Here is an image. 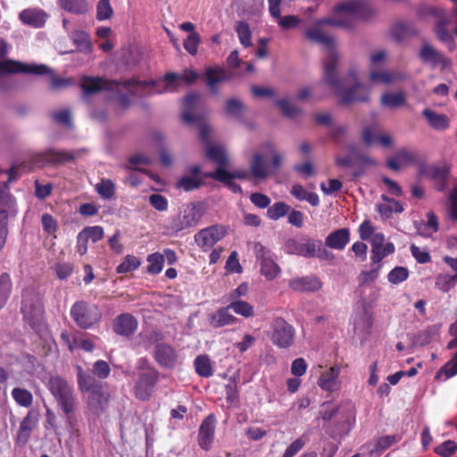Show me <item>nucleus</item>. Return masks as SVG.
Masks as SVG:
<instances>
[{
  "mask_svg": "<svg viewBox=\"0 0 457 457\" xmlns=\"http://www.w3.org/2000/svg\"><path fill=\"white\" fill-rule=\"evenodd\" d=\"M49 389L57 400H70L72 391L70 385L59 376L52 377L48 382Z\"/></svg>",
  "mask_w": 457,
  "mask_h": 457,
  "instance_id": "obj_22",
  "label": "nucleus"
},
{
  "mask_svg": "<svg viewBox=\"0 0 457 457\" xmlns=\"http://www.w3.org/2000/svg\"><path fill=\"white\" fill-rule=\"evenodd\" d=\"M399 441L400 436L395 435L381 436L377 442L376 449L378 451H385Z\"/></svg>",
  "mask_w": 457,
  "mask_h": 457,
  "instance_id": "obj_63",
  "label": "nucleus"
},
{
  "mask_svg": "<svg viewBox=\"0 0 457 457\" xmlns=\"http://www.w3.org/2000/svg\"><path fill=\"white\" fill-rule=\"evenodd\" d=\"M78 370L79 387L83 392L89 394V398H92V400H108L111 397V393L106 384L97 381L91 375H85L80 367Z\"/></svg>",
  "mask_w": 457,
  "mask_h": 457,
  "instance_id": "obj_9",
  "label": "nucleus"
},
{
  "mask_svg": "<svg viewBox=\"0 0 457 457\" xmlns=\"http://www.w3.org/2000/svg\"><path fill=\"white\" fill-rule=\"evenodd\" d=\"M276 104L279 107L283 115L286 117L294 118L302 113V110L300 108L292 105L286 98L277 100Z\"/></svg>",
  "mask_w": 457,
  "mask_h": 457,
  "instance_id": "obj_46",
  "label": "nucleus"
},
{
  "mask_svg": "<svg viewBox=\"0 0 457 457\" xmlns=\"http://www.w3.org/2000/svg\"><path fill=\"white\" fill-rule=\"evenodd\" d=\"M289 286L295 291H317L321 287L320 281L316 278H295L289 281Z\"/></svg>",
  "mask_w": 457,
  "mask_h": 457,
  "instance_id": "obj_32",
  "label": "nucleus"
},
{
  "mask_svg": "<svg viewBox=\"0 0 457 457\" xmlns=\"http://www.w3.org/2000/svg\"><path fill=\"white\" fill-rule=\"evenodd\" d=\"M216 419L213 414H209L199 428L198 445L205 451L211 448L214 440Z\"/></svg>",
  "mask_w": 457,
  "mask_h": 457,
  "instance_id": "obj_16",
  "label": "nucleus"
},
{
  "mask_svg": "<svg viewBox=\"0 0 457 457\" xmlns=\"http://www.w3.org/2000/svg\"><path fill=\"white\" fill-rule=\"evenodd\" d=\"M316 246H319V240L308 239L305 243L289 239L287 244V251L290 254H297L305 258L315 257Z\"/></svg>",
  "mask_w": 457,
  "mask_h": 457,
  "instance_id": "obj_17",
  "label": "nucleus"
},
{
  "mask_svg": "<svg viewBox=\"0 0 457 457\" xmlns=\"http://www.w3.org/2000/svg\"><path fill=\"white\" fill-rule=\"evenodd\" d=\"M72 41L79 51L87 52L91 49L88 35L83 31H76L72 35Z\"/></svg>",
  "mask_w": 457,
  "mask_h": 457,
  "instance_id": "obj_49",
  "label": "nucleus"
},
{
  "mask_svg": "<svg viewBox=\"0 0 457 457\" xmlns=\"http://www.w3.org/2000/svg\"><path fill=\"white\" fill-rule=\"evenodd\" d=\"M228 305L219 309L210 316V325L212 328H220L236 321V318L229 312Z\"/></svg>",
  "mask_w": 457,
  "mask_h": 457,
  "instance_id": "obj_30",
  "label": "nucleus"
},
{
  "mask_svg": "<svg viewBox=\"0 0 457 457\" xmlns=\"http://www.w3.org/2000/svg\"><path fill=\"white\" fill-rule=\"evenodd\" d=\"M137 328V320L129 313L119 315L113 321V330L120 336H130Z\"/></svg>",
  "mask_w": 457,
  "mask_h": 457,
  "instance_id": "obj_20",
  "label": "nucleus"
},
{
  "mask_svg": "<svg viewBox=\"0 0 457 457\" xmlns=\"http://www.w3.org/2000/svg\"><path fill=\"white\" fill-rule=\"evenodd\" d=\"M361 0H351L343 2L335 6L334 10L338 14L337 19L350 20L354 25V20L357 19L358 9Z\"/></svg>",
  "mask_w": 457,
  "mask_h": 457,
  "instance_id": "obj_26",
  "label": "nucleus"
},
{
  "mask_svg": "<svg viewBox=\"0 0 457 457\" xmlns=\"http://www.w3.org/2000/svg\"><path fill=\"white\" fill-rule=\"evenodd\" d=\"M409 275V271L404 267H395L388 273V280L392 284H398L404 281Z\"/></svg>",
  "mask_w": 457,
  "mask_h": 457,
  "instance_id": "obj_56",
  "label": "nucleus"
},
{
  "mask_svg": "<svg viewBox=\"0 0 457 457\" xmlns=\"http://www.w3.org/2000/svg\"><path fill=\"white\" fill-rule=\"evenodd\" d=\"M250 172L255 179H266L270 175V165L261 153H254L249 162Z\"/></svg>",
  "mask_w": 457,
  "mask_h": 457,
  "instance_id": "obj_25",
  "label": "nucleus"
},
{
  "mask_svg": "<svg viewBox=\"0 0 457 457\" xmlns=\"http://www.w3.org/2000/svg\"><path fill=\"white\" fill-rule=\"evenodd\" d=\"M225 269L227 271L231 273H241L243 270L242 266L240 265L238 259H237V253L236 251H233L230 255L228 256Z\"/></svg>",
  "mask_w": 457,
  "mask_h": 457,
  "instance_id": "obj_62",
  "label": "nucleus"
},
{
  "mask_svg": "<svg viewBox=\"0 0 457 457\" xmlns=\"http://www.w3.org/2000/svg\"><path fill=\"white\" fill-rule=\"evenodd\" d=\"M139 265L140 261L138 260V258L133 255H128L125 258L124 262L118 266L117 272L126 273L136 270Z\"/></svg>",
  "mask_w": 457,
  "mask_h": 457,
  "instance_id": "obj_55",
  "label": "nucleus"
},
{
  "mask_svg": "<svg viewBox=\"0 0 457 457\" xmlns=\"http://www.w3.org/2000/svg\"><path fill=\"white\" fill-rule=\"evenodd\" d=\"M350 240V232L348 228H339L328 234L325 244L328 247L337 250H342Z\"/></svg>",
  "mask_w": 457,
  "mask_h": 457,
  "instance_id": "obj_27",
  "label": "nucleus"
},
{
  "mask_svg": "<svg viewBox=\"0 0 457 457\" xmlns=\"http://www.w3.org/2000/svg\"><path fill=\"white\" fill-rule=\"evenodd\" d=\"M200 95L192 92L187 95L184 98V111L181 114L182 120L187 124H197L200 123L202 120V116L199 114L193 113V111L195 109L197 103L200 100Z\"/></svg>",
  "mask_w": 457,
  "mask_h": 457,
  "instance_id": "obj_19",
  "label": "nucleus"
},
{
  "mask_svg": "<svg viewBox=\"0 0 457 457\" xmlns=\"http://www.w3.org/2000/svg\"><path fill=\"white\" fill-rule=\"evenodd\" d=\"M422 114L428 120L429 125L436 129H444L449 125V120L444 114H438L430 109L423 110Z\"/></svg>",
  "mask_w": 457,
  "mask_h": 457,
  "instance_id": "obj_36",
  "label": "nucleus"
},
{
  "mask_svg": "<svg viewBox=\"0 0 457 457\" xmlns=\"http://www.w3.org/2000/svg\"><path fill=\"white\" fill-rule=\"evenodd\" d=\"M457 451V443L446 440L435 448V453L441 457H451Z\"/></svg>",
  "mask_w": 457,
  "mask_h": 457,
  "instance_id": "obj_51",
  "label": "nucleus"
},
{
  "mask_svg": "<svg viewBox=\"0 0 457 457\" xmlns=\"http://www.w3.org/2000/svg\"><path fill=\"white\" fill-rule=\"evenodd\" d=\"M129 162L130 164L129 166V169H132V170H139V171L143 172L144 170L139 169L137 166L138 165H150L152 163V160L146 155L136 154V155L131 156L129 159Z\"/></svg>",
  "mask_w": 457,
  "mask_h": 457,
  "instance_id": "obj_61",
  "label": "nucleus"
},
{
  "mask_svg": "<svg viewBox=\"0 0 457 457\" xmlns=\"http://www.w3.org/2000/svg\"><path fill=\"white\" fill-rule=\"evenodd\" d=\"M200 41V35L197 32H193L185 39L183 46L189 54L195 55L197 53Z\"/></svg>",
  "mask_w": 457,
  "mask_h": 457,
  "instance_id": "obj_53",
  "label": "nucleus"
},
{
  "mask_svg": "<svg viewBox=\"0 0 457 457\" xmlns=\"http://www.w3.org/2000/svg\"><path fill=\"white\" fill-rule=\"evenodd\" d=\"M205 154L210 161L218 165L217 169H224L228 163V155L225 148L220 145L209 144Z\"/></svg>",
  "mask_w": 457,
  "mask_h": 457,
  "instance_id": "obj_28",
  "label": "nucleus"
},
{
  "mask_svg": "<svg viewBox=\"0 0 457 457\" xmlns=\"http://www.w3.org/2000/svg\"><path fill=\"white\" fill-rule=\"evenodd\" d=\"M228 308H230L236 314L241 315L245 318L252 317L254 313L253 307L247 302L242 300L232 301L230 304H228Z\"/></svg>",
  "mask_w": 457,
  "mask_h": 457,
  "instance_id": "obj_44",
  "label": "nucleus"
},
{
  "mask_svg": "<svg viewBox=\"0 0 457 457\" xmlns=\"http://www.w3.org/2000/svg\"><path fill=\"white\" fill-rule=\"evenodd\" d=\"M50 117L56 122L62 124L68 128L72 126L71 114L69 110H62L50 114Z\"/></svg>",
  "mask_w": 457,
  "mask_h": 457,
  "instance_id": "obj_60",
  "label": "nucleus"
},
{
  "mask_svg": "<svg viewBox=\"0 0 457 457\" xmlns=\"http://www.w3.org/2000/svg\"><path fill=\"white\" fill-rule=\"evenodd\" d=\"M71 315L76 324L85 329L91 328L102 319L99 308L84 301L77 302L72 305Z\"/></svg>",
  "mask_w": 457,
  "mask_h": 457,
  "instance_id": "obj_6",
  "label": "nucleus"
},
{
  "mask_svg": "<svg viewBox=\"0 0 457 457\" xmlns=\"http://www.w3.org/2000/svg\"><path fill=\"white\" fill-rule=\"evenodd\" d=\"M419 55L424 62L430 63L433 67L441 65L443 69H445L451 65L450 59L445 57L428 43H423Z\"/></svg>",
  "mask_w": 457,
  "mask_h": 457,
  "instance_id": "obj_18",
  "label": "nucleus"
},
{
  "mask_svg": "<svg viewBox=\"0 0 457 457\" xmlns=\"http://www.w3.org/2000/svg\"><path fill=\"white\" fill-rule=\"evenodd\" d=\"M295 331L283 318H276L271 324L270 338L274 345L287 349L295 343Z\"/></svg>",
  "mask_w": 457,
  "mask_h": 457,
  "instance_id": "obj_7",
  "label": "nucleus"
},
{
  "mask_svg": "<svg viewBox=\"0 0 457 457\" xmlns=\"http://www.w3.org/2000/svg\"><path fill=\"white\" fill-rule=\"evenodd\" d=\"M120 86H122L126 90H128V92L129 94V97L130 96L136 97L138 96L137 93L134 89V87L136 86H140L142 87H154L155 81L151 80L148 82V81H140V80H137L135 79H125V80H118V87H120Z\"/></svg>",
  "mask_w": 457,
  "mask_h": 457,
  "instance_id": "obj_40",
  "label": "nucleus"
},
{
  "mask_svg": "<svg viewBox=\"0 0 457 457\" xmlns=\"http://www.w3.org/2000/svg\"><path fill=\"white\" fill-rule=\"evenodd\" d=\"M15 206V201L9 194L7 187L0 189V210L11 211Z\"/></svg>",
  "mask_w": 457,
  "mask_h": 457,
  "instance_id": "obj_59",
  "label": "nucleus"
},
{
  "mask_svg": "<svg viewBox=\"0 0 457 457\" xmlns=\"http://www.w3.org/2000/svg\"><path fill=\"white\" fill-rule=\"evenodd\" d=\"M156 379L157 372L147 367L145 370L140 374V378L137 382L135 387L136 396L141 400L149 397Z\"/></svg>",
  "mask_w": 457,
  "mask_h": 457,
  "instance_id": "obj_15",
  "label": "nucleus"
},
{
  "mask_svg": "<svg viewBox=\"0 0 457 457\" xmlns=\"http://www.w3.org/2000/svg\"><path fill=\"white\" fill-rule=\"evenodd\" d=\"M339 62L340 55L338 53H332L330 58L325 61L323 74L325 84L339 96V102L343 105L369 102L370 90L364 84L354 82L353 85L348 88L343 87V79L337 74Z\"/></svg>",
  "mask_w": 457,
  "mask_h": 457,
  "instance_id": "obj_1",
  "label": "nucleus"
},
{
  "mask_svg": "<svg viewBox=\"0 0 457 457\" xmlns=\"http://www.w3.org/2000/svg\"><path fill=\"white\" fill-rule=\"evenodd\" d=\"M380 104L384 107L395 109L406 104V96L403 91L396 93H386L381 96Z\"/></svg>",
  "mask_w": 457,
  "mask_h": 457,
  "instance_id": "obj_34",
  "label": "nucleus"
},
{
  "mask_svg": "<svg viewBox=\"0 0 457 457\" xmlns=\"http://www.w3.org/2000/svg\"><path fill=\"white\" fill-rule=\"evenodd\" d=\"M46 13L41 10L28 9L20 13V19L26 24L42 27L46 20Z\"/></svg>",
  "mask_w": 457,
  "mask_h": 457,
  "instance_id": "obj_31",
  "label": "nucleus"
},
{
  "mask_svg": "<svg viewBox=\"0 0 457 457\" xmlns=\"http://www.w3.org/2000/svg\"><path fill=\"white\" fill-rule=\"evenodd\" d=\"M35 427L36 421L30 417V414H28L20 424L15 439L16 445L19 447L25 446Z\"/></svg>",
  "mask_w": 457,
  "mask_h": 457,
  "instance_id": "obj_29",
  "label": "nucleus"
},
{
  "mask_svg": "<svg viewBox=\"0 0 457 457\" xmlns=\"http://www.w3.org/2000/svg\"><path fill=\"white\" fill-rule=\"evenodd\" d=\"M407 79L408 74L406 72L397 70L392 71H371L370 74V82H379L385 85L403 81Z\"/></svg>",
  "mask_w": 457,
  "mask_h": 457,
  "instance_id": "obj_23",
  "label": "nucleus"
},
{
  "mask_svg": "<svg viewBox=\"0 0 457 457\" xmlns=\"http://www.w3.org/2000/svg\"><path fill=\"white\" fill-rule=\"evenodd\" d=\"M254 251L261 265L262 274L269 280L275 278L280 269L274 262L271 252L260 243L255 244Z\"/></svg>",
  "mask_w": 457,
  "mask_h": 457,
  "instance_id": "obj_11",
  "label": "nucleus"
},
{
  "mask_svg": "<svg viewBox=\"0 0 457 457\" xmlns=\"http://www.w3.org/2000/svg\"><path fill=\"white\" fill-rule=\"evenodd\" d=\"M150 204L157 211L163 212L168 208L167 199L160 194H153L149 196Z\"/></svg>",
  "mask_w": 457,
  "mask_h": 457,
  "instance_id": "obj_64",
  "label": "nucleus"
},
{
  "mask_svg": "<svg viewBox=\"0 0 457 457\" xmlns=\"http://www.w3.org/2000/svg\"><path fill=\"white\" fill-rule=\"evenodd\" d=\"M204 80L212 96H218L219 86L232 79V72L228 71L224 67L215 65L205 69Z\"/></svg>",
  "mask_w": 457,
  "mask_h": 457,
  "instance_id": "obj_12",
  "label": "nucleus"
},
{
  "mask_svg": "<svg viewBox=\"0 0 457 457\" xmlns=\"http://www.w3.org/2000/svg\"><path fill=\"white\" fill-rule=\"evenodd\" d=\"M147 262L149 263L146 268L147 272L153 275L158 274L162 270L164 256L158 252L151 253L147 256Z\"/></svg>",
  "mask_w": 457,
  "mask_h": 457,
  "instance_id": "obj_43",
  "label": "nucleus"
},
{
  "mask_svg": "<svg viewBox=\"0 0 457 457\" xmlns=\"http://www.w3.org/2000/svg\"><path fill=\"white\" fill-rule=\"evenodd\" d=\"M80 87L85 96L98 94L104 90H115L118 87V80L104 79L100 77L84 76L81 79Z\"/></svg>",
  "mask_w": 457,
  "mask_h": 457,
  "instance_id": "obj_13",
  "label": "nucleus"
},
{
  "mask_svg": "<svg viewBox=\"0 0 457 457\" xmlns=\"http://www.w3.org/2000/svg\"><path fill=\"white\" fill-rule=\"evenodd\" d=\"M443 374L445 378H450L457 374V352L453 354V358L440 369L436 378H438Z\"/></svg>",
  "mask_w": 457,
  "mask_h": 457,
  "instance_id": "obj_52",
  "label": "nucleus"
},
{
  "mask_svg": "<svg viewBox=\"0 0 457 457\" xmlns=\"http://www.w3.org/2000/svg\"><path fill=\"white\" fill-rule=\"evenodd\" d=\"M202 184L200 179L196 177L185 176L182 177L176 184V187L185 191H192L198 188Z\"/></svg>",
  "mask_w": 457,
  "mask_h": 457,
  "instance_id": "obj_50",
  "label": "nucleus"
},
{
  "mask_svg": "<svg viewBox=\"0 0 457 457\" xmlns=\"http://www.w3.org/2000/svg\"><path fill=\"white\" fill-rule=\"evenodd\" d=\"M81 232L87 240L91 239L94 243L101 240L104 235V228L100 226L86 227Z\"/></svg>",
  "mask_w": 457,
  "mask_h": 457,
  "instance_id": "obj_57",
  "label": "nucleus"
},
{
  "mask_svg": "<svg viewBox=\"0 0 457 457\" xmlns=\"http://www.w3.org/2000/svg\"><path fill=\"white\" fill-rule=\"evenodd\" d=\"M113 15V10L110 0H99L96 5V19L104 21L111 19Z\"/></svg>",
  "mask_w": 457,
  "mask_h": 457,
  "instance_id": "obj_47",
  "label": "nucleus"
},
{
  "mask_svg": "<svg viewBox=\"0 0 457 457\" xmlns=\"http://www.w3.org/2000/svg\"><path fill=\"white\" fill-rule=\"evenodd\" d=\"M340 367L334 366L323 372L319 378V386L326 391L334 392L339 388Z\"/></svg>",
  "mask_w": 457,
  "mask_h": 457,
  "instance_id": "obj_24",
  "label": "nucleus"
},
{
  "mask_svg": "<svg viewBox=\"0 0 457 457\" xmlns=\"http://www.w3.org/2000/svg\"><path fill=\"white\" fill-rule=\"evenodd\" d=\"M96 190L98 195L104 199H112L115 195V184L108 179H103L96 186Z\"/></svg>",
  "mask_w": 457,
  "mask_h": 457,
  "instance_id": "obj_42",
  "label": "nucleus"
},
{
  "mask_svg": "<svg viewBox=\"0 0 457 457\" xmlns=\"http://www.w3.org/2000/svg\"><path fill=\"white\" fill-rule=\"evenodd\" d=\"M21 313L24 320L35 329L43 319V304L39 294L33 288H27L22 293Z\"/></svg>",
  "mask_w": 457,
  "mask_h": 457,
  "instance_id": "obj_4",
  "label": "nucleus"
},
{
  "mask_svg": "<svg viewBox=\"0 0 457 457\" xmlns=\"http://www.w3.org/2000/svg\"><path fill=\"white\" fill-rule=\"evenodd\" d=\"M195 372L203 378H210L213 374L212 361L207 354L198 355L194 361Z\"/></svg>",
  "mask_w": 457,
  "mask_h": 457,
  "instance_id": "obj_35",
  "label": "nucleus"
},
{
  "mask_svg": "<svg viewBox=\"0 0 457 457\" xmlns=\"http://www.w3.org/2000/svg\"><path fill=\"white\" fill-rule=\"evenodd\" d=\"M290 206L284 202H277L269 207L267 215L270 220H277L290 212Z\"/></svg>",
  "mask_w": 457,
  "mask_h": 457,
  "instance_id": "obj_45",
  "label": "nucleus"
},
{
  "mask_svg": "<svg viewBox=\"0 0 457 457\" xmlns=\"http://www.w3.org/2000/svg\"><path fill=\"white\" fill-rule=\"evenodd\" d=\"M370 271L362 270L358 276L359 288L358 293L363 305L372 304L378 298V289L374 287L365 288L364 286L375 281L378 276L380 264L372 262Z\"/></svg>",
  "mask_w": 457,
  "mask_h": 457,
  "instance_id": "obj_8",
  "label": "nucleus"
},
{
  "mask_svg": "<svg viewBox=\"0 0 457 457\" xmlns=\"http://www.w3.org/2000/svg\"><path fill=\"white\" fill-rule=\"evenodd\" d=\"M383 199L386 202L385 204L378 205V211L381 216L389 218L394 212H402L403 208L399 201L387 198L383 195Z\"/></svg>",
  "mask_w": 457,
  "mask_h": 457,
  "instance_id": "obj_37",
  "label": "nucleus"
},
{
  "mask_svg": "<svg viewBox=\"0 0 457 457\" xmlns=\"http://www.w3.org/2000/svg\"><path fill=\"white\" fill-rule=\"evenodd\" d=\"M325 25L351 29L353 28V22L350 20L345 19L324 18L315 21L313 24L305 30V37L310 42L323 45L329 50V54L326 60L328 61L330 58L332 53L337 52L335 49V38L326 34L323 29V26Z\"/></svg>",
  "mask_w": 457,
  "mask_h": 457,
  "instance_id": "obj_3",
  "label": "nucleus"
},
{
  "mask_svg": "<svg viewBox=\"0 0 457 457\" xmlns=\"http://www.w3.org/2000/svg\"><path fill=\"white\" fill-rule=\"evenodd\" d=\"M224 110L227 115L240 118L245 112V105L237 98H229L224 104Z\"/></svg>",
  "mask_w": 457,
  "mask_h": 457,
  "instance_id": "obj_41",
  "label": "nucleus"
},
{
  "mask_svg": "<svg viewBox=\"0 0 457 457\" xmlns=\"http://www.w3.org/2000/svg\"><path fill=\"white\" fill-rule=\"evenodd\" d=\"M60 6L70 12L81 14L87 11L86 0H58Z\"/></svg>",
  "mask_w": 457,
  "mask_h": 457,
  "instance_id": "obj_39",
  "label": "nucleus"
},
{
  "mask_svg": "<svg viewBox=\"0 0 457 457\" xmlns=\"http://www.w3.org/2000/svg\"><path fill=\"white\" fill-rule=\"evenodd\" d=\"M377 14L375 9L369 5L364 0H361L358 9L357 19L369 21L373 19Z\"/></svg>",
  "mask_w": 457,
  "mask_h": 457,
  "instance_id": "obj_58",
  "label": "nucleus"
},
{
  "mask_svg": "<svg viewBox=\"0 0 457 457\" xmlns=\"http://www.w3.org/2000/svg\"><path fill=\"white\" fill-rule=\"evenodd\" d=\"M237 32L240 40V43L245 46L248 47L252 45V34L249 25L245 21H239L237 25Z\"/></svg>",
  "mask_w": 457,
  "mask_h": 457,
  "instance_id": "obj_48",
  "label": "nucleus"
},
{
  "mask_svg": "<svg viewBox=\"0 0 457 457\" xmlns=\"http://www.w3.org/2000/svg\"><path fill=\"white\" fill-rule=\"evenodd\" d=\"M154 357L156 361L166 368H171L177 361V353L170 345L161 343L155 347Z\"/></svg>",
  "mask_w": 457,
  "mask_h": 457,
  "instance_id": "obj_21",
  "label": "nucleus"
},
{
  "mask_svg": "<svg viewBox=\"0 0 457 457\" xmlns=\"http://www.w3.org/2000/svg\"><path fill=\"white\" fill-rule=\"evenodd\" d=\"M226 234V230L220 226H211L201 229L195 236V241L198 246L208 250L220 241Z\"/></svg>",
  "mask_w": 457,
  "mask_h": 457,
  "instance_id": "obj_14",
  "label": "nucleus"
},
{
  "mask_svg": "<svg viewBox=\"0 0 457 457\" xmlns=\"http://www.w3.org/2000/svg\"><path fill=\"white\" fill-rule=\"evenodd\" d=\"M4 73H30L37 75H49L51 88L58 90L67 87L71 84V79L59 78L45 64H27L14 60H4L0 62V74Z\"/></svg>",
  "mask_w": 457,
  "mask_h": 457,
  "instance_id": "obj_2",
  "label": "nucleus"
},
{
  "mask_svg": "<svg viewBox=\"0 0 457 457\" xmlns=\"http://www.w3.org/2000/svg\"><path fill=\"white\" fill-rule=\"evenodd\" d=\"M429 176L436 182V189L442 191L449 176V169L446 167H433L429 170Z\"/></svg>",
  "mask_w": 457,
  "mask_h": 457,
  "instance_id": "obj_38",
  "label": "nucleus"
},
{
  "mask_svg": "<svg viewBox=\"0 0 457 457\" xmlns=\"http://www.w3.org/2000/svg\"><path fill=\"white\" fill-rule=\"evenodd\" d=\"M206 178H210L215 180H224V179H246L249 177V172L245 170H236L234 172H229L225 169H216L214 171L205 173Z\"/></svg>",
  "mask_w": 457,
  "mask_h": 457,
  "instance_id": "obj_33",
  "label": "nucleus"
},
{
  "mask_svg": "<svg viewBox=\"0 0 457 457\" xmlns=\"http://www.w3.org/2000/svg\"><path fill=\"white\" fill-rule=\"evenodd\" d=\"M204 215V208L200 203H189L179 208V212L172 221L171 228L181 231L195 226Z\"/></svg>",
  "mask_w": 457,
  "mask_h": 457,
  "instance_id": "obj_5",
  "label": "nucleus"
},
{
  "mask_svg": "<svg viewBox=\"0 0 457 457\" xmlns=\"http://www.w3.org/2000/svg\"><path fill=\"white\" fill-rule=\"evenodd\" d=\"M84 150L69 152L65 150L48 149L43 153L37 154L33 157L35 165L44 166L47 163L63 164L74 162Z\"/></svg>",
  "mask_w": 457,
  "mask_h": 457,
  "instance_id": "obj_10",
  "label": "nucleus"
},
{
  "mask_svg": "<svg viewBox=\"0 0 457 457\" xmlns=\"http://www.w3.org/2000/svg\"><path fill=\"white\" fill-rule=\"evenodd\" d=\"M262 147L271 154V167L275 169L280 167L283 161V154L275 150V145L272 142L268 141L263 143Z\"/></svg>",
  "mask_w": 457,
  "mask_h": 457,
  "instance_id": "obj_54",
  "label": "nucleus"
}]
</instances>
